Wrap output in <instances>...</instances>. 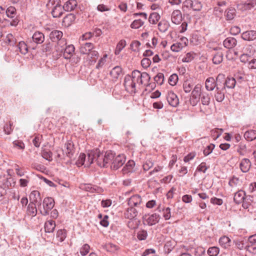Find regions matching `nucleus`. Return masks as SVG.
Listing matches in <instances>:
<instances>
[{
	"mask_svg": "<svg viewBox=\"0 0 256 256\" xmlns=\"http://www.w3.org/2000/svg\"><path fill=\"white\" fill-rule=\"evenodd\" d=\"M114 153L111 150L106 151L104 154L98 150L91 151L88 154V160L86 165L90 166L95 161L100 167L107 168L112 165Z\"/></svg>",
	"mask_w": 256,
	"mask_h": 256,
	"instance_id": "1",
	"label": "nucleus"
},
{
	"mask_svg": "<svg viewBox=\"0 0 256 256\" xmlns=\"http://www.w3.org/2000/svg\"><path fill=\"white\" fill-rule=\"evenodd\" d=\"M134 70L131 74H126L124 79V86L126 90L130 94H135L136 92V80L134 79Z\"/></svg>",
	"mask_w": 256,
	"mask_h": 256,
	"instance_id": "2",
	"label": "nucleus"
},
{
	"mask_svg": "<svg viewBox=\"0 0 256 256\" xmlns=\"http://www.w3.org/2000/svg\"><path fill=\"white\" fill-rule=\"evenodd\" d=\"M54 200L50 197L44 198L42 202V207L38 208L40 214L43 216L48 214L49 212L54 208Z\"/></svg>",
	"mask_w": 256,
	"mask_h": 256,
	"instance_id": "3",
	"label": "nucleus"
},
{
	"mask_svg": "<svg viewBox=\"0 0 256 256\" xmlns=\"http://www.w3.org/2000/svg\"><path fill=\"white\" fill-rule=\"evenodd\" d=\"M134 79L136 80V82L139 85L144 84L146 86H150L151 84H148L150 80V76L149 74L146 72H140L138 70H134Z\"/></svg>",
	"mask_w": 256,
	"mask_h": 256,
	"instance_id": "4",
	"label": "nucleus"
},
{
	"mask_svg": "<svg viewBox=\"0 0 256 256\" xmlns=\"http://www.w3.org/2000/svg\"><path fill=\"white\" fill-rule=\"evenodd\" d=\"M126 162V156L124 154H118L115 156L114 154V158L110 165V168L114 170H116L121 167Z\"/></svg>",
	"mask_w": 256,
	"mask_h": 256,
	"instance_id": "5",
	"label": "nucleus"
},
{
	"mask_svg": "<svg viewBox=\"0 0 256 256\" xmlns=\"http://www.w3.org/2000/svg\"><path fill=\"white\" fill-rule=\"evenodd\" d=\"M62 32L61 31L54 30L50 32V39L54 42H58L59 45L64 46L66 44V40L64 38H62Z\"/></svg>",
	"mask_w": 256,
	"mask_h": 256,
	"instance_id": "6",
	"label": "nucleus"
},
{
	"mask_svg": "<svg viewBox=\"0 0 256 256\" xmlns=\"http://www.w3.org/2000/svg\"><path fill=\"white\" fill-rule=\"evenodd\" d=\"M144 224L150 226H153L158 222L160 219V216L156 213L150 215H145L144 217Z\"/></svg>",
	"mask_w": 256,
	"mask_h": 256,
	"instance_id": "7",
	"label": "nucleus"
},
{
	"mask_svg": "<svg viewBox=\"0 0 256 256\" xmlns=\"http://www.w3.org/2000/svg\"><path fill=\"white\" fill-rule=\"evenodd\" d=\"M30 202L37 204L38 208L42 205V198L40 196V193L38 190H34L30 194Z\"/></svg>",
	"mask_w": 256,
	"mask_h": 256,
	"instance_id": "8",
	"label": "nucleus"
},
{
	"mask_svg": "<svg viewBox=\"0 0 256 256\" xmlns=\"http://www.w3.org/2000/svg\"><path fill=\"white\" fill-rule=\"evenodd\" d=\"M166 100L168 104L173 107H176L179 104V100L176 94L172 91L168 92Z\"/></svg>",
	"mask_w": 256,
	"mask_h": 256,
	"instance_id": "9",
	"label": "nucleus"
},
{
	"mask_svg": "<svg viewBox=\"0 0 256 256\" xmlns=\"http://www.w3.org/2000/svg\"><path fill=\"white\" fill-rule=\"evenodd\" d=\"M64 148L63 152L66 154V155L70 158H72L75 152L73 142L71 140L67 141L64 144Z\"/></svg>",
	"mask_w": 256,
	"mask_h": 256,
	"instance_id": "10",
	"label": "nucleus"
},
{
	"mask_svg": "<svg viewBox=\"0 0 256 256\" xmlns=\"http://www.w3.org/2000/svg\"><path fill=\"white\" fill-rule=\"evenodd\" d=\"M202 87L201 84H198L193 89V106L196 104L202 96V94L201 92Z\"/></svg>",
	"mask_w": 256,
	"mask_h": 256,
	"instance_id": "11",
	"label": "nucleus"
},
{
	"mask_svg": "<svg viewBox=\"0 0 256 256\" xmlns=\"http://www.w3.org/2000/svg\"><path fill=\"white\" fill-rule=\"evenodd\" d=\"M255 198L251 196H246L242 202V206L244 208L247 209L250 206L252 208L256 207V202L254 201Z\"/></svg>",
	"mask_w": 256,
	"mask_h": 256,
	"instance_id": "12",
	"label": "nucleus"
},
{
	"mask_svg": "<svg viewBox=\"0 0 256 256\" xmlns=\"http://www.w3.org/2000/svg\"><path fill=\"white\" fill-rule=\"evenodd\" d=\"M225 87L217 86L215 91L214 98L218 102H222L224 98Z\"/></svg>",
	"mask_w": 256,
	"mask_h": 256,
	"instance_id": "13",
	"label": "nucleus"
},
{
	"mask_svg": "<svg viewBox=\"0 0 256 256\" xmlns=\"http://www.w3.org/2000/svg\"><path fill=\"white\" fill-rule=\"evenodd\" d=\"M94 48V45L91 42L82 44L80 47V52L82 54H89L90 52Z\"/></svg>",
	"mask_w": 256,
	"mask_h": 256,
	"instance_id": "14",
	"label": "nucleus"
},
{
	"mask_svg": "<svg viewBox=\"0 0 256 256\" xmlns=\"http://www.w3.org/2000/svg\"><path fill=\"white\" fill-rule=\"evenodd\" d=\"M183 88L184 92L186 94H189L188 96H190V98L188 101V103L191 104V96L192 95V92L191 90H192V80L190 79L186 80L183 84Z\"/></svg>",
	"mask_w": 256,
	"mask_h": 256,
	"instance_id": "15",
	"label": "nucleus"
},
{
	"mask_svg": "<svg viewBox=\"0 0 256 256\" xmlns=\"http://www.w3.org/2000/svg\"><path fill=\"white\" fill-rule=\"evenodd\" d=\"M172 22L176 24H178L182 20V16L180 10H174L173 11L171 16Z\"/></svg>",
	"mask_w": 256,
	"mask_h": 256,
	"instance_id": "16",
	"label": "nucleus"
},
{
	"mask_svg": "<svg viewBox=\"0 0 256 256\" xmlns=\"http://www.w3.org/2000/svg\"><path fill=\"white\" fill-rule=\"evenodd\" d=\"M142 201V199L138 194H135L129 198L128 204L130 206H137L140 204Z\"/></svg>",
	"mask_w": 256,
	"mask_h": 256,
	"instance_id": "17",
	"label": "nucleus"
},
{
	"mask_svg": "<svg viewBox=\"0 0 256 256\" xmlns=\"http://www.w3.org/2000/svg\"><path fill=\"white\" fill-rule=\"evenodd\" d=\"M78 5L76 0H68L63 6L64 10L71 12L74 10Z\"/></svg>",
	"mask_w": 256,
	"mask_h": 256,
	"instance_id": "18",
	"label": "nucleus"
},
{
	"mask_svg": "<svg viewBox=\"0 0 256 256\" xmlns=\"http://www.w3.org/2000/svg\"><path fill=\"white\" fill-rule=\"evenodd\" d=\"M205 84L206 89L209 91L213 90L217 87L216 82L213 77L208 78L206 80Z\"/></svg>",
	"mask_w": 256,
	"mask_h": 256,
	"instance_id": "19",
	"label": "nucleus"
},
{
	"mask_svg": "<svg viewBox=\"0 0 256 256\" xmlns=\"http://www.w3.org/2000/svg\"><path fill=\"white\" fill-rule=\"evenodd\" d=\"M242 38L245 40H253L256 38V31L248 30L243 32Z\"/></svg>",
	"mask_w": 256,
	"mask_h": 256,
	"instance_id": "20",
	"label": "nucleus"
},
{
	"mask_svg": "<svg viewBox=\"0 0 256 256\" xmlns=\"http://www.w3.org/2000/svg\"><path fill=\"white\" fill-rule=\"evenodd\" d=\"M32 40L35 43L40 44L44 40V36L42 32L37 31L33 34L32 36Z\"/></svg>",
	"mask_w": 256,
	"mask_h": 256,
	"instance_id": "21",
	"label": "nucleus"
},
{
	"mask_svg": "<svg viewBox=\"0 0 256 256\" xmlns=\"http://www.w3.org/2000/svg\"><path fill=\"white\" fill-rule=\"evenodd\" d=\"M237 44L236 39L234 38L228 37L223 42L224 46L226 48L230 49L234 48Z\"/></svg>",
	"mask_w": 256,
	"mask_h": 256,
	"instance_id": "22",
	"label": "nucleus"
},
{
	"mask_svg": "<svg viewBox=\"0 0 256 256\" xmlns=\"http://www.w3.org/2000/svg\"><path fill=\"white\" fill-rule=\"evenodd\" d=\"M138 214V211L133 206H130L128 208L126 212H124L125 218L130 220H132L135 218Z\"/></svg>",
	"mask_w": 256,
	"mask_h": 256,
	"instance_id": "23",
	"label": "nucleus"
},
{
	"mask_svg": "<svg viewBox=\"0 0 256 256\" xmlns=\"http://www.w3.org/2000/svg\"><path fill=\"white\" fill-rule=\"evenodd\" d=\"M75 48L72 44H70L64 48L63 56L64 58L70 59L72 56Z\"/></svg>",
	"mask_w": 256,
	"mask_h": 256,
	"instance_id": "24",
	"label": "nucleus"
},
{
	"mask_svg": "<svg viewBox=\"0 0 256 256\" xmlns=\"http://www.w3.org/2000/svg\"><path fill=\"white\" fill-rule=\"evenodd\" d=\"M176 242L174 240H167L164 246V250L166 254H169L174 248Z\"/></svg>",
	"mask_w": 256,
	"mask_h": 256,
	"instance_id": "25",
	"label": "nucleus"
},
{
	"mask_svg": "<svg viewBox=\"0 0 256 256\" xmlns=\"http://www.w3.org/2000/svg\"><path fill=\"white\" fill-rule=\"evenodd\" d=\"M240 168L244 172H248L251 166V162L248 158H243L240 163Z\"/></svg>",
	"mask_w": 256,
	"mask_h": 256,
	"instance_id": "26",
	"label": "nucleus"
},
{
	"mask_svg": "<svg viewBox=\"0 0 256 256\" xmlns=\"http://www.w3.org/2000/svg\"><path fill=\"white\" fill-rule=\"evenodd\" d=\"M64 10L63 6L60 4L51 10V14L54 18H60L63 14Z\"/></svg>",
	"mask_w": 256,
	"mask_h": 256,
	"instance_id": "27",
	"label": "nucleus"
},
{
	"mask_svg": "<svg viewBox=\"0 0 256 256\" xmlns=\"http://www.w3.org/2000/svg\"><path fill=\"white\" fill-rule=\"evenodd\" d=\"M246 196L244 192L242 190H239L236 192L234 197V202L238 204L243 202Z\"/></svg>",
	"mask_w": 256,
	"mask_h": 256,
	"instance_id": "28",
	"label": "nucleus"
},
{
	"mask_svg": "<svg viewBox=\"0 0 256 256\" xmlns=\"http://www.w3.org/2000/svg\"><path fill=\"white\" fill-rule=\"evenodd\" d=\"M236 10L232 7L228 8L225 11V16L227 20H233L236 16Z\"/></svg>",
	"mask_w": 256,
	"mask_h": 256,
	"instance_id": "29",
	"label": "nucleus"
},
{
	"mask_svg": "<svg viewBox=\"0 0 256 256\" xmlns=\"http://www.w3.org/2000/svg\"><path fill=\"white\" fill-rule=\"evenodd\" d=\"M75 19V15L73 14H69L64 18L62 24L64 26H68L72 24Z\"/></svg>",
	"mask_w": 256,
	"mask_h": 256,
	"instance_id": "30",
	"label": "nucleus"
},
{
	"mask_svg": "<svg viewBox=\"0 0 256 256\" xmlns=\"http://www.w3.org/2000/svg\"><path fill=\"white\" fill-rule=\"evenodd\" d=\"M230 239L226 236H222L219 240V243L224 248H228L230 246Z\"/></svg>",
	"mask_w": 256,
	"mask_h": 256,
	"instance_id": "31",
	"label": "nucleus"
},
{
	"mask_svg": "<svg viewBox=\"0 0 256 256\" xmlns=\"http://www.w3.org/2000/svg\"><path fill=\"white\" fill-rule=\"evenodd\" d=\"M236 81L232 77H227L224 84L225 88H234L236 85Z\"/></svg>",
	"mask_w": 256,
	"mask_h": 256,
	"instance_id": "32",
	"label": "nucleus"
},
{
	"mask_svg": "<svg viewBox=\"0 0 256 256\" xmlns=\"http://www.w3.org/2000/svg\"><path fill=\"white\" fill-rule=\"evenodd\" d=\"M122 73V68L119 66L114 67L110 72V75L114 80H117Z\"/></svg>",
	"mask_w": 256,
	"mask_h": 256,
	"instance_id": "33",
	"label": "nucleus"
},
{
	"mask_svg": "<svg viewBox=\"0 0 256 256\" xmlns=\"http://www.w3.org/2000/svg\"><path fill=\"white\" fill-rule=\"evenodd\" d=\"M56 228L55 222L53 220H48L45 222L44 230L46 232H52Z\"/></svg>",
	"mask_w": 256,
	"mask_h": 256,
	"instance_id": "34",
	"label": "nucleus"
},
{
	"mask_svg": "<svg viewBox=\"0 0 256 256\" xmlns=\"http://www.w3.org/2000/svg\"><path fill=\"white\" fill-rule=\"evenodd\" d=\"M134 165L135 162L134 160H128L122 169L123 173L126 174L132 172Z\"/></svg>",
	"mask_w": 256,
	"mask_h": 256,
	"instance_id": "35",
	"label": "nucleus"
},
{
	"mask_svg": "<svg viewBox=\"0 0 256 256\" xmlns=\"http://www.w3.org/2000/svg\"><path fill=\"white\" fill-rule=\"evenodd\" d=\"M244 138L248 141H252L256 138V130H248L244 134Z\"/></svg>",
	"mask_w": 256,
	"mask_h": 256,
	"instance_id": "36",
	"label": "nucleus"
},
{
	"mask_svg": "<svg viewBox=\"0 0 256 256\" xmlns=\"http://www.w3.org/2000/svg\"><path fill=\"white\" fill-rule=\"evenodd\" d=\"M37 204H35L30 202L28 206V213L29 215L32 216H36L37 213Z\"/></svg>",
	"mask_w": 256,
	"mask_h": 256,
	"instance_id": "37",
	"label": "nucleus"
},
{
	"mask_svg": "<svg viewBox=\"0 0 256 256\" xmlns=\"http://www.w3.org/2000/svg\"><path fill=\"white\" fill-rule=\"evenodd\" d=\"M86 155L84 154L81 153L78 158V160L76 162V164L78 166H81L82 165H84L85 166H88L86 164L88 160V158L87 160H86Z\"/></svg>",
	"mask_w": 256,
	"mask_h": 256,
	"instance_id": "38",
	"label": "nucleus"
},
{
	"mask_svg": "<svg viewBox=\"0 0 256 256\" xmlns=\"http://www.w3.org/2000/svg\"><path fill=\"white\" fill-rule=\"evenodd\" d=\"M20 52L22 54H26L28 52V47L26 44L24 42L21 41L18 42L17 46Z\"/></svg>",
	"mask_w": 256,
	"mask_h": 256,
	"instance_id": "39",
	"label": "nucleus"
},
{
	"mask_svg": "<svg viewBox=\"0 0 256 256\" xmlns=\"http://www.w3.org/2000/svg\"><path fill=\"white\" fill-rule=\"evenodd\" d=\"M170 26L168 22L164 20L160 21L158 24V28L161 32H166Z\"/></svg>",
	"mask_w": 256,
	"mask_h": 256,
	"instance_id": "40",
	"label": "nucleus"
},
{
	"mask_svg": "<svg viewBox=\"0 0 256 256\" xmlns=\"http://www.w3.org/2000/svg\"><path fill=\"white\" fill-rule=\"evenodd\" d=\"M160 16L157 12L152 13L148 18V21L150 24H156L160 19Z\"/></svg>",
	"mask_w": 256,
	"mask_h": 256,
	"instance_id": "41",
	"label": "nucleus"
},
{
	"mask_svg": "<svg viewBox=\"0 0 256 256\" xmlns=\"http://www.w3.org/2000/svg\"><path fill=\"white\" fill-rule=\"evenodd\" d=\"M60 0H49L46 4V6L48 9L52 10L60 4Z\"/></svg>",
	"mask_w": 256,
	"mask_h": 256,
	"instance_id": "42",
	"label": "nucleus"
},
{
	"mask_svg": "<svg viewBox=\"0 0 256 256\" xmlns=\"http://www.w3.org/2000/svg\"><path fill=\"white\" fill-rule=\"evenodd\" d=\"M225 76L224 74H220L216 78V82L217 84V86H223L226 80Z\"/></svg>",
	"mask_w": 256,
	"mask_h": 256,
	"instance_id": "43",
	"label": "nucleus"
},
{
	"mask_svg": "<svg viewBox=\"0 0 256 256\" xmlns=\"http://www.w3.org/2000/svg\"><path fill=\"white\" fill-rule=\"evenodd\" d=\"M223 60V54L222 52H218L213 57L212 61L214 64H220Z\"/></svg>",
	"mask_w": 256,
	"mask_h": 256,
	"instance_id": "44",
	"label": "nucleus"
},
{
	"mask_svg": "<svg viewBox=\"0 0 256 256\" xmlns=\"http://www.w3.org/2000/svg\"><path fill=\"white\" fill-rule=\"evenodd\" d=\"M192 8V0H186L183 2L182 10L186 12H188Z\"/></svg>",
	"mask_w": 256,
	"mask_h": 256,
	"instance_id": "45",
	"label": "nucleus"
},
{
	"mask_svg": "<svg viewBox=\"0 0 256 256\" xmlns=\"http://www.w3.org/2000/svg\"><path fill=\"white\" fill-rule=\"evenodd\" d=\"M252 54L251 52H250V53L248 54L247 52H244L243 54H241L240 56V62L244 63H246L247 62H249V61L251 59V56Z\"/></svg>",
	"mask_w": 256,
	"mask_h": 256,
	"instance_id": "46",
	"label": "nucleus"
},
{
	"mask_svg": "<svg viewBox=\"0 0 256 256\" xmlns=\"http://www.w3.org/2000/svg\"><path fill=\"white\" fill-rule=\"evenodd\" d=\"M6 13L8 17L13 18L16 14V9L14 7L10 6L6 10Z\"/></svg>",
	"mask_w": 256,
	"mask_h": 256,
	"instance_id": "47",
	"label": "nucleus"
},
{
	"mask_svg": "<svg viewBox=\"0 0 256 256\" xmlns=\"http://www.w3.org/2000/svg\"><path fill=\"white\" fill-rule=\"evenodd\" d=\"M6 40L8 44L10 45L14 46L16 43V40L12 34H8L6 36Z\"/></svg>",
	"mask_w": 256,
	"mask_h": 256,
	"instance_id": "48",
	"label": "nucleus"
},
{
	"mask_svg": "<svg viewBox=\"0 0 256 256\" xmlns=\"http://www.w3.org/2000/svg\"><path fill=\"white\" fill-rule=\"evenodd\" d=\"M220 252V249L218 247L212 246L208 250V254L210 256H216Z\"/></svg>",
	"mask_w": 256,
	"mask_h": 256,
	"instance_id": "49",
	"label": "nucleus"
},
{
	"mask_svg": "<svg viewBox=\"0 0 256 256\" xmlns=\"http://www.w3.org/2000/svg\"><path fill=\"white\" fill-rule=\"evenodd\" d=\"M66 236V230H59L56 233V237L59 238V240L62 242Z\"/></svg>",
	"mask_w": 256,
	"mask_h": 256,
	"instance_id": "50",
	"label": "nucleus"
},
{
	"mask_svg": "<svg viewBox=\"0 0 256 256\" xmlns=\"http://www.w3.org/2000/svg\"><path fill=\"white\" fill-rule=\"evenodd\" d=\"M144 24V22L140 19L134 20L130 24L132 28L137 29L140 28Z\"/></svg>",
	"mask_w": 256,
	"mask_h": 256,
	"instance_id": "51",
	"label": "nucleus"
},
{
	"mask_svg": "<svg viewBox=\"0 0 256 256\" xmlns=\"http://www.w3.org/2000/svg\"><path fill=\"white\" fill-rule=\"evenodd\" d=\"M202 104L204 106H208L210 102V97L207 94H202L200 97Z\"/></svg>",
	"mask_w": 256,
	"mask_h": 256,
	"instance_id": "52",
	"label": "nucleus"
},
{
	"mask_svg": "<svg viewBox=\"0 0 256 256\" xmlns=\"http://www.w3.org/2000/svg\"><path fill=\"white\" fill-rule=\"evenodd\" d=\"M104 248L107 251L114 252L118 248V246L112 243H108L104 246Z\"/></svg>",
	"mask_w": 256,
	"mask_h": 256,
	"instance_id": "53",
	"label": "nucleus"
},
{
	"mask_svg": "<svg viewBox=\"0 0 256 256\" xmlns=\"http://www.w3.org/2000/svg\"><path fill=\"white\" fill-rule=\"evenodd\" d=\"M154 81L159 85H162L164 81V75L162 73H158L154 78Z\"/></svg>",
	"mask_w": 256,
	"mask_h": 256,
	"instance_id": "54",
	"label": "nucleus"
},
{
	"mask_svg": "<svg viewBox=\"0 0 256 256\" xmlns=\"http://www.w3.org/2000/svg\"><path fill=\"white\" fill-rule=\"evenodd\" d=\"M42 156L48 161L52 160V153L48 150H44L42 152Z\"/></svg>",
	"mask_w": 256,
	"mask_h": 256,
	"instance_id": "55",
	"label": "nucleus"
},
{
	"mask_svg": "<svg viewBox=\"0 0 256 256\" xmlns=\"http://www.w3.org/2000/svg\"><path fill=\"white\" fill-rule=\"evenodd\" d=\"M136 236L139 240H144L148 236L147 232L145 230H140L138 232Z\"/></svg>",
	"mask_w": 256,
	"mask_h": 256,
	"instance_id": "56",
	"label": "nucleus"
},
{
	"mask_svg": "<svg viewBox=\"0 0 256 256\" xmlns=\"http://www.w3.org/2000/svg\"><path fill=\"white\" fill-rule=\"evenodd\" d=\"M90 248V246L88 244H86L80 248V252L82 256H84L88 253Z\"/></svg>",
	"mask_w": 256,
	"mask_h": 256,
	"instance_id": "57",
	"label": "nucleus"
},
{
	"mask_svg": "<svg viewBox=\"0 0 256 256\" xmlns=\"http://www.w3.org/2000/svg\"><path fill=\"white\" fill-rule=\"evenodd\" d=\"M178 80V75L176 74H174L171 75L169 78L168 82L171 86H174L176 84Z\"/></svg>",
	"mask_w": 256,
	"mask_h": 256,
	"instance_id": "58",
	"label": "nucleus"
},
{
	"mask_svg": "<svg viewBox=\"0 0 256 256\" xmlns=\"http://www.w3.org/2000/svg\"><path fill=\"white\" fill-rule=\"evenodd\" d=\"M42 135H37L32 140V144L36 147L38 148L40 146V144L42 142Z\"/></svg>",
	"mask_w": 256,
	"mask_h": 256,
	"instance_id": "59",
	"label": "nucleus"
},
{
	"mask_svg": "<svg viewBox=\"0 0 256 256\" xmlns=\"http://www.w3.org/2000/svg\"><path fill=\"white\" fill-rule=\"evenodd\" d=\"M256 5V0H248L244 3V8L246 10L250 9Z\"/></svg>",
	"mask_w": 256,
	"mask_h": 256,
	"instance_id": "60",
	"label": "nucleus"
},
{
	"mask_svg": "<svg viewBox=\"0 0 256 256\" xmlns=\"http://www.w3.org/2000/svg\"><path fill=\"white\" fill-rule=\"evenodd\" d=\"M223 132L222 129L216 128L211 130V135L214 139L218 138Z\"/></svg>",
	"mask_w": 256,
	"mask_h": 256,
	"instance_id": "61",
	"label": "nucleus"
},
{
	"mask_svg": "<svg viewBox=\"0 0 256 256\" xmlns=\"http://www.w3.org/2000/svg\"><path fill=\"white\" fill-rule=\"evenodd\" d=\"M234 242L235 244L236 247L240 250H245L246 244L244 240H234Z\"/></svg>",
	"mask_w": 256,
	"mask_h": 256,
	"instance_id": "62",
	"label": "nucleus"
},
{
	"mask_svg": "<svg viewBox=\"0 0 256 256\" xmlns=\"http://www.w3.org/2000/svg\"><path fill=\"white\" fill-rule=\"evenodd\" d=\"M154 166V162L151 160H147L143 164V169L145 171L150 170Z\"/></svg>",
	"mask_w": 256,
	"mask_h": 256,
	"instance_id": "63",
	"label": "nucleus"
},
{
	"mask_svg": "<svg viewBox=\"0 0 256 256\" xmlns=\"http://www.w3.org/2000/svg\"><path fill=\"white\" fill-rule=\"evenodd\" d=\"M245 250L254 254H256V244H248L246 246Z\"/></svg>",
	"mask_w": 256,
	"mask_h": 256,
	"instance_id": "64",
	"label": "nucleus"
}]
</instances>
